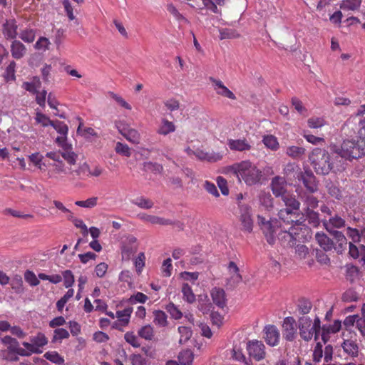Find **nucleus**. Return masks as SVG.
<instances>
[{
    "mask_svg": "<svg viewBox=\"0 0 365 365\" xmlns=\"http://www.w3.org/2000/svg\"><path fill=\"white\" fill-rule=\"evenodd\" d=\"M331 150L345 160H357L365 156V138L359 135L356 140H344L340 147L334 145Z\"/></svg>",
    "mask_w": 365,
    "mask_h": 365,
    "instance_id": "nucleus-1",
    "label": "nucleus"
},
{
    "mask_svg": "<svg viewBox=\"0 0 365 365\" xmlns=\"http://www.w3.org/2000/svg\"><path fill=\"white\" fill-rule=\"evenodd\" d=\"M230 172H232L240 181L244 180L247 185L259 182L262 177V171L250 161H243L230 166Z\"/></svg>",
    "mask_w": 365,
    "mask_h": 365,
    "instance_id": "nucleus-2",
    "label": "nucleus"
},
{
    "mask_svg": "<svg viewBox=\"0 0 365 365\" xmlns=\"http://www.w3.org/2000/svg\"><path fill=\"white\" fill-rule=\"evenodd\" d=\"M309 159L316 173L319 175H327L333 168L330 161V155L322 148H316L309 155Z\"/></svg>",
    "mask_w": 365,
    "mask_h": 365,
    "instance_id": "nucleus-3",
    "label": "nucleus"
},
{
    "mask_svg": "<svg viewBox=\"0 0 365 365\" xmlns=\"http://www.w3.org/2000/svg\"><path fill=\"white\" fill-rule=\"evenodd\" d=\"M1 343L6 347L0 351V356L6 361H16L19 356H27L26 349L19 346V341L10 336H5L1 339Z\"/></svg>",
    "mask_w": 365,
    "mask_h": 365,
    "instance_id": "nucleus-4",
    "label": "nucleus"
},
{
    "mask_svg": "<svg viewBox=\"0 0 365 365\" xmlns=\"http://www.w3.org/2000/svg\"><path fill=\"white\" fill-rule=\"evenodd\" d=\"M257 223L262 231L267 243L270 245H274L277 235L282 227L280 222L276 218H267L258 215Z\"/></svg>",
    "mask_w": 365,
    "mask_h": 365,
    "instance_id": "nucleus-5",
    "label": "nucleus"
},
{
    "mask_svg": "<svg viewBox=\"0 0 365 365\" xmlns=\"http://www.w3.org/2000/svg\"><path fill=\"white\" fill-rule=\"evenodd\" d=\"M30 342L24 341L22 345L28 354L27 356L33 354H41L43 347L48 344V339L42 332H38L36 335L31 336L29 338Z\"/></svg>",
    "mask_w": 365,
    "mask_h": 365,
    "instance_id": "nucleus-6",
    "label": "nucleus"
},
{
    "mask_svg": "<svg viewBox=\"0 0 365 365\" xmlns=\"http://www.w3.org/2000/svg\"><path fill=\"white\" fill-rule=\"evenodd\" d=\"M266 347L262 341L257 339L249 340L246 344V350L250 359L257 361H262L266 357Z\"/></svg>",
    "mask_w": 365,
    "mask_h": 365,
    "instance_id": "nucleus-7",
    "label": "nucleus"
},
{
    "mask_svg": "<svg viewBox=\"0 0 365 365\" xmlns=\"http://www.w3.org/2000/svg\"><path fill=\"white\" fill-rule=\"evenodd\" d=\"M138 249V242L137 238L129 235L122 242L121 255L124 260L130 259Z\"/></svg>",
    "mask_w": 365,
    "mask_h": 365,
    "instance_id": "nucleus-8",
    "label": "nucleus"
},
{
    "mask_svg": "<svg viewBox=\"0 0 365 365\" xmlns=\"http://www.w3.org/2000/svg\"><path fill=\"white\" fill-rule=\"evenodd\" d=\"M132 312V307H127L123 310L117 311L115 316L118 319L113 323L112 328L123 331L124 327H127L130 322Z\"/></svg>",
    "mask_w": 365,
    "mask_h": 365,
    "instance_id": "nucleus-9",
    "label": "nucleus"
},
{
    "mask_svg": "<svg viewBox=\"0 0 365 365\" xmlns=\"http://www.w3.org/2000/svg\"><path fill=\"white\" fill-rule=\"evenodd\" d=\"M263 339L267 344L270 346H276L279 344L280 333L277 327L272 324L266 325L262 331Z\"/></svg>",
    "mask_w": 365,
    "mask_h": 365,
    "instance_id": "nucleus-10",
    "label": "nucleus"
},
{
    "mask_svg": "<svg viewBox=\"0 0 365 365\" xmlns=\"http://www.w3.org/2000/svg\"><path fill=\"white\" fill-rule=\"evenodd\" d=\"M282 335L288 341H292L296 338V321L292 317H285L282 323Z\"/></svg>",
    "mask_w": 365,
    "mask_h": 365,
    "instance_id": "nucleus-11",
    "label": "nucleus"
},
{
    "mask_svg": "<svg viewBox=\"0 0 365 365\" xmlns=\"http://www.w3.org/2000/svg\"><path fill=\"white\" fill-rule=\"evenodd\" d=\"M298 327L301 337L307 341L312 339L314 331L311 327L312 319L309 317H301L298 321Z\"/></svg>",
    "mask_w": 365,
    "mask_h": 365,
    "instance_id": "nucleus-12",
    "label": "nucleus"
},
{
    "mask_svg": "<svg viewBox=\"0 0 365 365\" xmlns=\"http://www.w3.org/2000/svg\"><path fill=\"white\" fill-rule=\"evenodd\" d=\"M240 219L245 230L251 232L253 228L251 207L247 205H239Z\"/></svg>",
    "mask_w": 365,
    "mask_h": 365,
    "instance_id": "nucleus-13",
    "label": "nucleus"
},
{
    "mask_svg": "<svg viewBox=\"0 0 365 365\" xmlns=\"http://www.w3.org/2000/svg\"><path fill=\"white\" fill-rule=\"evenodd\" d=\"M287 183L284 178L275 176L272 179L270 187L276 197H282L289 192L287 189Z\"/></svg>",
    "mask_w": 365,
    "mask_h": 365,
    "instance_id": "nucleus-14",
    "label": "nucleus"
},
{
    "mask_svg": "<svg viewBox=\"0 0 365 365\" xmlns=\"http://www.w3.org/2000/svg\"><path fill=\"white\" fill-rule=\"evenodd\" d=\"M298 179L303 182L304 187L310 193L317 190L316 178L311 170H305L304 173H300Z\"/></svg>",
    "mask_w": 365,
    "mask_h": 365,
    "instance_id": "nucleus-15",
    "label": "nucleus"
},
{
    "mask_svg": "<svg viewBox=\"0 0 365 365\" xmlns=\"http://www.w3.org/2000/svg\"><path fill=\"white\" fill-rule=\"evenodd\" d=\"M295 235H297V232L294 227H290L287 230L284 227H282L277 235L282 244L292 247L295 243Z\"/></svg>",
    "mask_w": 365,
    "mask_h": 365,
    "instance_id": "nucleus-16",
    "label": "nucleus"
},
{
    "mask_svg": "<svg viewBox=\"0 0 365 365\" xmlns=\"http://www.w3.org/2000/svg\"><path fill=\"white\" fill-rule=\"evenodd\" d=\"M295 212L289 210L285 208H282L278 212V217L279 219L282 220L284 223H285L286 225H289L292 227H294V226L296 225H302L304 221H302L300 218L296 220L292 219V215Z\"/></svg>",
    "mask_w": 365,
    "mask_h": 365,
    "instance_id": "nucleus-17",
    "label": "nucleus"
},
{
    "mask_svg": "<svg viewBox=\"0 0 365 365\" xmlns=\"http://www.w3.org/2000/svg\"><path fill=\"white\" fill-rule=\"evenodd\" d=\"M195 158L200 161H205L208 163H215L222 158V155L220 153L207 152L200 148H197L195 153Z\"/></svg>",
    "mask_w": 365,
    "mask_h": 365,
    "instance_id": "nucleus-18",
    "label": "nucleus"
},
{
    "mask_svg": "<svg viewBox=\"0 0 365 365\" xmlns=\"http://www.w3.org/2000/svg\"><path fill=\"white\" fill-rule=\"evenodd\" d=\"M242 282L240 267L233 262H230V289L237 287Z\"/></svg>",
    "mask_w": 365,
    "mask_h": 365,
    "instance_id": "nucleus-19",
    "label": "nucleus"
},
{
    "mask_svg": "<svg viewBox=\"0 0 365 365\" xmlns=\"http://www.w3.org/2000/svg\"><path fill=\"white\" fill-rule=\"evenodd\" d=\"M323 225L327 231L329 233L336 231L334 228H341L345 227V220L338 215H335L329 219V220H323Z\"/></svg>",
    "mask_w": 365,
    "mask_h": 365,
    "instance_id": "nucleus-20",
    "label": "nucleus"
},
{
    "mask_svg": "<svg viewBox=\"0 0 365 365\" xmlns=\"http://www.w3.org/2000/svg\"><path fill=\"white\" fill-rule=\"evenodd\" d=\"M334 239V249L337 253L341 254L346 249L347 240L345 235L340 231H334L329 233Z\"/></svg>",
    "mask_w": 365,
    "mask_h": 365,
    "instance_id": "nucleus-21",
    "label": "nucleus"
},
{
    "mask_svg": "<svg viewBox=\"0 0 365 365\" xmlns=\"http://www.w3.org/2000/svg\"><path fill=\"white\" fill-rule=\"evenodd\" d=\"M213 303L220 308H223L227 304V296L225 290L220 287H214L211 290Z\"/></svg>",
    "mask_w": 365,
    "mask_h": 365,
    "instance_id": "nucleus-22",
    "label": "nucleus"
},
{
    "mask_svg": "<svg viewBox=\"0 0 365 365\" xmlns=\"http://www.w3.org/2000/svg\"><path fill=\"white\" fill-rule=\"evenodd\" d=\"M280 199L284 202L286 207L285 209L295 212L299 210L301 203L294 194L289 192L280 197Z\"/></svg>",
    "mask_w": 365,
    "mask_h": 365,
    "instance_id": "nucleus-23",
    "label": "nucleus"
},
{
    "mask_svg": "<svg viewBox=\"0 0 365 365\" xmlns=\"http://www.w3.org/2000/svg\"><path fill=\"white\" fill-rule=\"evenodd\" d=\"M302 216L300 217L302 221L308 220V222L314 227H317L320 224L319 213L309 207H305L302 212Z\"/></svg>",
    "mask_w": 365,
    "mask_h": 365,
    "instance_id": "nucleus-24",
    "label": "nucleus"
},
{
    "mask_svg": "<svg viewBox=\"0 0 365 365\" xmlns=\"http://www.w3.org/2000/svg\"><path fill=\"white\" fill-rule=\"evenodd\" d=\"M349 254L354 258H360L359 262L362 264H365V245H361L359 247H356L354 243H349Z\"/></svg>",
    "mask_w": 365,
    "mask_h": 365,
    "instance_id": "nucleus-25",
    "label": "nucleus"
},
{
    "mask_svg": "<svg viewBox=\"0 0 365 365\" xmlns=\"http://www.w3.org/2000/svg\"><path fill=\"white\" fill-rule=\"evenodd\" d=\"M18 26L15 19H9L3 24V34L6 38L14 39L17 35Z\"/></svg>",
    "mask_w": 365,
    "mask_h": 365,
    "instance_id": "nucleus-26",
    "label": "nucleus"
},
{
    "mask_svg": "<svg viewBox=\"0 0 365 365\" xmlns=\"http://www.w3.org/2000/svg\"><path fill=\"white\" fill-rule=\"evenodd\" d=\"M315 239L324 251L327 252L334 249V241L324 232H317Z\"/></svg>",
    "mask_w": 365,
    "mask_h": 365,
    "instance_id": "nucleus-27",
    "label": "nucleus"
},
{
    "mask_svg": "<svg viewBox=\"0 0 365 365\" xmlns=\"http://www.w3.org/2000/svg\"><path fill=\"white\" fill-rule=\"evenodd\" d=\"M27 49L26 46L19 41L14 40L11 44V53L14 58L21 59L26 53Z\"/></svg>",
    "mask_w": 365,
    "mask_h": 365,
    "instance_id": "nucleus-28",
    "label": "nucleus"
},
{
    "mask_svg": "<svg viewBox=\"0 0 365 365\" xmlns=\"http://www.w3.org/2000/svg\"><path fill=\"white\" fill-rule=\"evenodd\" d=\"M176 126L173 122L168 120L167 118H163L161 119L160 123L157 129V133L161 135H168L170 133L175 132Z\"/></svg>",
    "mask_w": 365,
    "mask_h": 365,
    "instance_id": "nucleus-29",
    "label": "nucleus"
},
{
    "mask_svg": "<svg viewBox=\"0 0 365 365\" xmlns=\"http://www.w3.org/2000/svg\"><path fill=\"white\" fill-rule=\"evenodd\" d=\"M232 358L237 361L245 364V365L252 364L251 359L245 356L242 352V349L237 344L233 345Z\"/></svg>",
    "mask_w": 365,
    "mask_h": 365,
    "instance_id": "nucleus-30",
    "label": "nucleus"
},
{
    "mask_svg": "<svg viewBox=\"0 0 365 365\" xmlns=\"http://www.w3.org/2000/svg\"><path fill=\"white\" fill-rule=\"evenodd\" d=\"M198 309L202 314H208L212 311V304L206 294H200L198 297Z\"/></svg>",
    "mask_w": 365,
    "mask_h": 365,
    "instance_id": "nucleus-31",
    "label": "nucleus"
},
{
    "mask_svg": "<svg viewBox=\"0 0 365 365\" xmlns=\"http://www.w3.org/2000/svg\"><path fill=\"white\" fill-rule=\"evenodd\" d=\"M139 217L145 221L150 222L153 225H171L172 222L170 220L164 219L162 217H159L154 215H140Z\"/></svg>",
    "mask_w": 365,
    "mask_h": 365,
    "instance_id": "nucleus-32",
    "label": "nucleus"
},
{
    "mask_svg": "<svg viewBox=\"0 0 365 365\" xmlns=\"http://www.w3.org/2000/svg\"><path fill=\"white\" fill-rule=\"evenodd\" d=\"M16 62L14 61H11L6 67L5 71L3 73V78L6 83L16 81Z\"/></svg>",
    "mask_w": 365,
    "mask_h": 365,
    "instance_id": "nucleus-33",
    "label": "nucleus"
},
{
    "mask_svg": "<svg viewBox=\"0 0 365 365\" xmlns=\"http://www.w3.org/2000/svg\"><path fill=\"white\" fill-rule=\"evenodd\" d=\"M138 335L145 340L151 341L155 336L154 328L150 324L144 325L138 329Z\"/></svg>",
    "mask_w": 365,
    "mask_h": 365,
    "instance_id": "nucleus-34",
    "label": "nucleus"
},
{
    "mask_svg": "<svg viewBox=\"0 0 365 365\" xmlns=\"http://www.w3.org/2000/svg\"><path fill=\"white\" fill-rule=\"evenodd\" d=\"M341 346L344 351L349 355L353 357L358 356L359 347L355 341L352 340H345Z\"/></svg>",
    "mask_w": 365,
    "mask_h": 365,
    "instance_id": "nucleus-35",
    "label": "nucleus"
},
{
    "mask_svg": "<svg viewBox=\"0 0 365 365\" xmlns=\"http://www.w3.org/2000/svg\"><path fill=\"white\" fill-rule=\"evenodd\" d=\"M230 148L238 151H245L249 150L251 145L245 139L230 140Z\"/></svg>",
    "mask_w": 365,
    "mask_h": 365,
    "instance_id": "nucleus-36",
    "label": "nucleus"
},
{
    "mask_svg": "<svg viewBox=\"0 0 365 365\" xmlns=\"http://www.w3.org/2000/svg\"><path fill=\"white\" fill-rule=\"evenodd\" d=\"M167 314L161 310L153 312V323L160 327H165L168 325Z\"/></svg>",
    "mask_w": 365,
    "mask_h": 365,
    "instance_id": "nucleus-37",
    "label": "nucleus"
},
{
    "mask_svg": "<svg viewBox=\"0 0 365 365\" xmlns=\"http://www.w3.org/2000/svg\"><path fill=\"white\" fill-rule=\"evenodd\" d=\"M210 81L212 83V87L217 94L228 96V88L220 80L210 77Z\"/></svg>",
    "mask_w": 365,
    "mask_h": 365,
    "instance_id": "nucleus-38",
    "label": "nucleus"
},
{
    "mask_svg": "<svg viewBox=\"0 0 365 365\" xmlns=\"http://www.w3.org/2000/svg\"><path fill=\"white\" fill-rule=\"evenodd\" d=\"M341 327V321L336 320L334 322L333 325H329L326 326L324 325L322 327V338L325 341H326V336L330 333H336L338 332Z\"/></svg>",
    "mask_w": 365,
    "mask_h": 365,
    "instance_id": "nucleus-39",
    "label": "nucleus"
},
{
    "mask_svg": "<svg viewBox=\"0 0 365 365\" xmlns=\"http://www.w3.org/2000/svg\"><path fill=\"white\" fill-rule=\"evenodd\" d=\"M361 0H343L339 4V7L343 10L356 11L360 8Z\"/></svg>",
    "mask_w": 365,
    "mask_h": 365,
    "instance_id": "nucleus-40",
    "label": "nucleus"
},
{
    "mask_svg": "<svg viewBox=\"0 0 365 365\" xmlns=\"http://www.w3.org/2000/svg\"><path fill=\"white\" fill-rule=\"evenodd\" d=\"M182 293L183 299L187 302L192 304L195 301V295L191 287L187 283L182 284Z\"/></svg>",
    "mask_w": 365,
    "mask_h": 365,
    "instance_id": "nucleus-41",
    "label": "nucleus"
},
{
    "mask_svg": "<svg viewBox=\"0 0 365 365\" xmlns=\"http://www.w3.org/2000/svg\"><path fill=\"white\" fill-rule=\"evenodd\" d=\"M305 148L299 146H289L287 148L286 154L289 157L299 159L305 154Z\"/></svg>",
    "mask_w": 365,
    "mask_h": 365,
    "instance_id": "nucleus-42",
    "label": "nucleus"
},
{
    "mask_svg": "<svg viewBox=\"0 0 365 365\" xmlns=\"http://www.w3.org/2000/svg\"><path fill=\"white\" fill-rule=\"evenodd\" d=\"M326 188L328 193L336 199H340L341 197V192L338 186L331 180L326 181Z\"/></svg>",
    "mask_w": 365,
    "mask_h": 365,
    "instance_id": "nucleus-43",
    "label": "nucleus"
},
{
    "mask_svg": "<svg viewBox=\"0 0 365 365\" xmlns=\"http://www.w3.org/2000/svg\"><path fill=\"white\" fill-rule=\"evenodd\" d=\"M143 170L146 172H150L154 174H159L161 173L163 168V165L157 163H153V162H145L143 165Z\"/></svg>",
    "mask_w": 365,
    "mask_h": 365,
    "instance_id": "nucleus-44",
    "label": "nucleus"
},
{
    "mask_svg": "<svg viewBox=\"0 0 365 365\" xmlns=\"http://www.w3.org/2000/svg\"><path fill=\"white\" fill-rule=\"evenodd\" d=\"M178 360L182 365H190L193 361V354L190 350L180 352Z\"/></svg>",
    "mask_w": 365,
    "mask_h": 365,
    "instance_id": "nucleus-45",
    "label": "nucleus"
},
{
    "mask_svg": "<svg viewBox=\"0 0 365 365\" xmlns=\"http://www.w3.org/2000/svg\"><path fill=\"white\" fill-rule=\"evenodd\" d=\"M178 332L180 335V339H179L180 344L185 343L190 339V337L192 336V331H191L190 328L185 327V326L179 327Z\"/></svg>",
    "mask_w": 365,
    "mask_h": 365,
    "instance_id": "nucleus-46",
    "label": "nucleus"
},
{
    "mask_svg": "<svg viewBox=\"0 0 365 365\" xmlns=\"http://www.w3.org/2000/svg\"><path fill=\"white\" fill-rule=\"evenodd\" d=\"M77 133L86 139L90 140L91 137H98L97 133L92 128H83L82 123H80L77 129Z\"/></svg>",
    "mask_w": 365,
    "mask_h": 365,
    "instance_id": "nucleus-47",
    "label": "nucleus"
},
{
    "mask_svg": "<svg viewBox=\"0 0 365 365\" xmlns=\"http://www.w3.org/2000/svg\"><path fill=\"white\" fill-rule=\"evenodd\" d=\"M123 136L127 140L130 141L133 144H138L140 142V133L134 128H130L126 133L123 134Z\"/></svg>",
    "mask_w": 365,
    "mask_h": 365,
    "instance_id": "nucleus-48",
    "label": "nucleus"
},
{
    "mask_svg": "<svg viewBox=\"0 0 365 365\" xmlns=\"http://www.w3.org/2000/svg\"><path fill=\"white\" fill-rule=\"evenodd\" d=\"M132 203L143 209L152 208L154 205L152 200L144 197L135 198L132 201Z\"/></svg>",
    "mask_w": 365,
    "mask_h": 365,
    "instance_id": "nucleus-49",
    "label": "nucleus"
},
{
    "mask_svg": "<svg viewBox=\"0 0 365 365\" xmlns=\"http://www.w3.org/2000/svg\"><path fill=\"white\" fill-rule=\"evenodd\" d=\"M167 11L180 23L187 22V20L179 12L173 4L167 5Z\"/></svg>",
    "mask_w": 365,
    "mask_h": 365,
    "instance_id": "nucleus-50",
    "label": "nucleus"
},
{
    "mask_svg": "<svg viewBox=\"0 0 365 365\" xmlns=\"http://www.w3.org/2000/svg\"><path fill=\"white\" fill-rule=\"evenodd\" d=\"M44 357L56 364H62L64 363V359L57 351H47L44 354Z\"/></svg>",
    "mask_w": 365,
    "mask_h": 365,
    "instance_id": "nucleus-51",
    "label": "nucleus"
},
{
    "mask_svg": "<svg viewBox=\"0 0 365 365\" xmlns=\"http://www.w3.org/2000/svg\"><path fill=\"white\" fill-rule=\"evenodd\" d=\"M36 36L35 31L32 29H26L21 31L19 37L26 43H31L34 41Z\"/></svg>",
    "mask_w": 365,
    "mask_h": 365,
    "instance_id": "nucleus-52",
    "label": "nucleus"
},
{
    "mask_svg": "<svg viewBox=\"0 0 365 365\" xmlns=\"http://www.w3.org/2000/svg\"><path fill=\"white\" fill-rule=\"evenodd\" d=\"M62 279H63V285L66 288H71L75 282L73 274L71 270H65L62 272Z\"/></svg>",
    "mask_w": 365,
    "mask_h": 365,
    "instance_id": "nucleus-53",
    "label": "nucleus"
},
{
    "mask_svg": "<svg viewBox=\"0 0 365 365\" xmlns=\"http://www.w3.org/2000/svg\"><path fill=\"white\" fill-rule=\"evenodd\" d=\"M68 337L69 332L66 329L63 328H57L53 331V336L52 341L53 342H61L63 339H68Z\"/></svg>",
    "mask_w": 365,
    "mask_h": 365,
    "instance_id": "nucleus-54",
    "label": "nucleus"
},
{
    "mask_svg": "<svg viewBox=\"0 0 365 365\" xmlns=\"http://www.w3.org/2000/svg\"><path fill=\"white\" fill-rule=\"evenodd\" d=\"M259 201L261 205L265 207L267 210H269L273 207V198L269 193H261L259 195Z\"/></svg>",
    "mask_w": 365,
    "mask_h": 365,
    "instance_id": "nucleus-55",
    "label": "nucleus"
},
{
    "mask_svg": "<svg viewBox=\"0 0 365 365\" xmlns=\"http://www.w3.org/2000/svg\"><path fill=\"white\" fill-rule=\"evenodd\" d=\"M148 299L147 295L142 292H137L130 296L128 299V303L130 304H135L137 303L144 304Z\"/></svg>",
    "mask_w": 365,
    "mask_h": 365,
    "instance_id": "nucleus-56",
    "label": "nucleus"
},
{
    "mask_svg": "<svg viewBox=\"0 0 365 365\" xmlns=\"http://www.w3.org/2000/svg\"><path fill=\"white\" fill-rule=\"evenodd\" d=\"M98 202V197H93L88 198L86 200H78L75 202V205L81 207L85 208H93L94 207Z\"/></svg>",
    "mask_w": 365,
    "mask_h": 365,
    "instance_id": "nucleus-57",
    "label": "nucleus"
},
{
    "mask_svg": "<svg viewBox=\"0 0 365 365\" xmlns=\"http://www.w3.org/2000/svg\"><path fill=\"white\" fill-rule=\"evenodd\" d=\"M145 256L143 252H140L137 257L134 259V265L135 267L136 272L140 274L143 267H145Z\"/></svg>",
    "mask_w": 365,
    "mask_h": 365,
    "instance_id": "nucleus-58",
    "label": "nucleus"
},
{
    "mask_svg": "<svg viewBox=\"0 0 365 365\" xmlns=\"http://www.w3.org/2000/svg\"><path fill=\"white\" fill-rule=\"evenodd\" d=\"M263 143L266 147L275 150L279 147V143L277 138L274 135H266L263 138Z\"/></svg>",
    "mask_w": 365,
    "mask_h": 365,
    "instance_id": "nucleus-59",
    "label": "nucleus"
},
{
    "mask_svg": "<svg viewBox=\"0 0 365 365\" xmlns=\"http://www.w3.org/2000/svg\"><path fill=\"white\" fill-rule=\"evenodd\" d=\"M312 304L310 301L305 299H302L299 302L298 304V309L300 312V314L304 315L306 314H308L310 310L312 309Z\"/></svg>",
    "mask_w": 365,
    "mask_h": 365,
    "instance_id": "nucleus-60",
    "label": "nucleus"
},
{
    "mask_svg": "<svg viewBox=\"0 0 365 365\" xmlns=\"http://www.w3.org/2000/svg\"><path fill=\"white\" fill-rule=\"evenodd\" d=\"M124 338L126 342L133 347H139L140 346L138 336L133 331L126 332L124 335Z\"/></svg>",
    "mask_w": 365,
    "mask_h": 365,
    "instance_id": "nucleus-61",
    "label": "nucleus"
},
{
    "mask_svg": "<svg viewBox=\"0 0 365 365\" xmlns=\"http://www.w3.org/2000/svg\"><path fill=\"white\" fill-rule=\"evenodd\" d=\"M359 269L356 266L352 264H347L346 266V277L350 281L354 279L358 276Z\"/></svg>",
    "mask_w": 365,
    "mask_h": 365,
    "instance_id": "nucleus-62",
    "label": "nucleus"
},
{
    "mask_svg": "<svg viewBox=\"0 0 365 365\" xmlns=\"http://www.w3.org/2000/svg\"><path fill=\"white\" fill-rule=\"evenodd\" d=\"M346 235L349 238H351L354 242H359L362 238V235H361V230L356 228H352L348 227L346 229Z\"/></svg>",
    "mask_w": 365,
    "mask_h": 365,
    "instance_id": "nucleus-63",
    "label": "nucleus"
},
{
    "mask_svg": "<svg viewBox=\"0 0 365 365\" xmlns=\"http://www.w3.org/2000/svg\"><path fill=\"white\" fill-rule=\"evenodd\" d=\"M51 126L61 135L66 136L68 131V126L61 121H56L52 123Z\"/></svg>",
    "mask_w": 365,
    "mask_h": 365,
    "instance_id": "nucleus-64",
    "label": "nucleus"
}]
</instances>
